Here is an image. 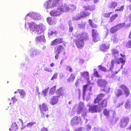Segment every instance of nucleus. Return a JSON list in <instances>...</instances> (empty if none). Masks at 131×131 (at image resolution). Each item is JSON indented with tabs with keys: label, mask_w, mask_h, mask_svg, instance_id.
<instances>
[{
	"label": "nucleus",
	"mask_w": 131,
	"mask_h": 131,
	"mask_svg": "<svg viewBox=\"0 0 131 131\" xmlns=\"http://www.w3.org/2000/svg\"><path fill=\"white\" fill-rule=\"evenodd\" d=\"M119 88L124 90V92L120 89H118L115 90V93L117 96H119L123 94L124 93L127 96H128L129 94V90L128 88L124 85L122 84L120 85Z\"/></svg>",
	"instance_id": "obj_5"
},
{
	"label": "nucleus",
	"mask_w": 131,
	"mask_h": 131,
	"mask_svg": "<svg viewBox=\"0 0 131 131\" xmlns=\"http://www.w3.org/2000/svg\"><path fill=\"white\" fill-rule=\"evenodd\" d=\"M30 55L32 57L36 56V50L33 48H31L30 51Z\"/></svg>",
	"instance_id": "obj_29"
},
{
	"label": "nucleus",
	"mask_w": 131,
	"mask_h": 131,
	"mask_svg": "<svg viewBox=\"0 0 131 131\" xmlns=\"http://www.w3.org/2000/svg\"><path fill=\"white\" fill-rule=\"evenodd\" d=\"M58 77V73H55L53 75V76L51 80H52L54 79H56Z\"/></svg>",
	"instance_id": "obj_51"
},
{
	"label": "nucleus",
	"mask_w": 131,
	"mask_h": 131,
	"mask_svg": "<svg viewBox=\"0 0 131 131\" xmlns=\"http://www.w3.org/2000/svg\"><path fill=\"white\" fill-rule=\"evenodd\" d=\"M39 107L41 112L43 114V115H44V112H46L48 110V106L45 103H43L42 105H40Z\"/></svg>",
	"instance_id": "obj_18"
},
{
	"label": "nucleus",
	"mask_w": 131,
	"mask_h": 131,
	"mask_svg": "<svg viewBox=\"0 0 131 131\" xmlns=\"http://www.w3.org/2000/svg\"><path fill=\"white\" fill-rule=\"evenodd\" d=\"M35 92L37 94H40V93L39 91V88L38 87H36Z\"/></svg>",
	"instance_id": "obj_58"
},
{
	"label": "nucleus",
	"mask_w": 131,
	"mask_h": 131,
	"mask_svg": "<svg viewBox=\"0 0 131 131\" xmlns=\"http://www.w3.org/2000/svg\"><path fill=\"white\" fill-rule=\"evenodd\" d=\"M87 85H85L83 86V97L84 98L85 97L86 89L87 88Z\"/></svg>",
	"instance_id": "obj_39"
},
{
	"label": "nucleus",
	"mask_w": 131,
	"mask_h": 131,
	"mask_svg": "<svg viewBox=\"0 0 131 131\" xmlns=\"http://www.w3.org/2000/svg\"><path fill=\"white\" fill-rule=\"evenodd\" d=\"M75 78V74L74 73L71 74L69 78L67 79V81L69 83H72L73 82Z\"/></svg>",
	"instance_id": "obj_26"
},
{
	"label": "nucleus",
	"mask_w": 131,
	"mask_h": 131,
	"mask_svg": "<svg viewBox=\"0 0 131 131\" xmlns=\"http://www.w3.org/2000/svg\"><path fill=\"white\" fill-rule=\"evenodd\" d=\"M90 13L89 12L86 13L84 12H81L80 14L78 15L77 16H76L75 17L73 18V20H79L81 18L85 17L89 15Z\"/></svg>",
	"instance_id": "obj_14"
},
{
	"label": "nucleus",
	"mask_w": 131,
	"mask_h": 131,
	"mask_svg": "<svg viewBox=\"0 0 131 131\" xmlns=\"http://www.w3.org/2000/svg\"><path fill=\"white\" fill-rule=\"evenodd\" d=\"M54 53L56 54L55 56V58L56 59H58L59 57V53L54 52Z\"/></svg>",
	"instance_id": "obj_61"
},
{
	"label": "nucleus",
	"mask_w": 131,
	"mask_h": 131,
	"mask_svg": "<svg viewBox=\"0 0 131 131\" xmlns=\"http://www.w3.org/2000/svg\"><path fill=\"white\" fill-rule=\"evenodd\" d=\"M80 75H81V81H83L85 80H88L89 78V73L85 71L81 72Z\"/></svg>",
	"instance_id": "obj_16"
},
{
	"label": "nucleus",
	"mask_w": 131,
	"mask_h": 131,
	"mask_svg": "<svg viewBox=\"0 0 131 131\" xmlns=\"http://www.w3.org/2000/svg\"><path fill=\"white\" fill-rule=\"evenodd\" d=\"M77 131H84V129L83 127H80L77 129Z\"/></svg>",
	"instance_id": "obj_60"
},
{
	"label": "nucleus",
	"mask_w": 131,
	"mask_h": 131,
	"mask_svg": "<svg viewBox=\"0 0 131 131\" xmlns=\"http://www.w3.org/2000/svg\"><path fill=\"white\" fill-rule=\"evenodd\" d=\"M28 21V20H26L25 26H26L27 24L28 25L29 29L31 32L35 30L34 32L35 35L39 34V33H41V31L45 30L46 27L45 25L41 23L37 25L34 22H29Z\"/></svg>",
	"instance_id": "obj_3"
},
{
	"label": "nucleus",
	"mask_w": 131,
	"mask_h": 131,
	"mask_svg": "<svg viewBox=\"0 0 131 131\" xmlns=\"http://www.w3.org/2000/svg\"><path fill=\"white\" fill-rule=\"evenodd\" d=\"M56 86H54L52 88H51L49 90V93L51 95L53 94L55 91L56 90Z\"/></svg>",
	"instance_id": "obj_34"
},
{
	"label": "nucleus",
	"mask_w": 131,
	"mask_h": 131,
	"mask_svg": "<svg viewBox=\"0 0 131 131\" xmlns=\"http://www.w3.org/2000/svg\"><path fill=\"white\" fill-rule=\"evenodd\" d=\"M83 112L82 114V116L84 117L86 115L87 110L86 109H85L83 110Z\"/></svg>",
	"instance_id": "obj_54"
},
{
	"label": "nucleus",
	"mask_w": 131,
	"mask_h": 131,
	"mask_svg": "<svg viewBox=\"0 0 131 131\" xmlns=\"http://www.w3.org/2000/svg\"><path fill=\"white\" fill-rule=\"evenodd\" d=\"M118 16V15L116 14L113 15L110 18L109 22H112Z\"/></svg>",
	"instance_id": "obj_37"
},
{
	"label": "nucleus",
	"mask_w": 131,
	"mask_h": 131,
	"mask_svg": "<svg viewBox=\"0 0 131 131\" xmlns=\"http://www.w3.org/2000/svg\"><path fill=\"white\" fill-rule=\"evenodd\" d=\"M26 60L25 61L24 63L21 64V67L23 68L24 70L28 71L30 67V64L28 61V59L27 58L26 59Z\"/></svg>",
	"instance_id": "obj_12"
},
{
	"label": "nucleus",
	"mask_w": 131,
	"mask_h": 131,
	"mask_svg": "<svg viewBox=\"0 0 131 131\" xmlns=\"http://www.w3.org/2000/svg\"><path fill=\"white\" fill-rule=\"evenodd\" d=\"M62 39L61 38L57 39L52 41L51 43V45H55L62 42Z\"/></svg>",
	"instance_id": "obj_24"
},
{
	"label": "nucleus",
	"mask_w": 131,
	"mask_h": 131,
	"mask_svg": "<svg viewBox=\"0 0 131 131\" xmlns=\"http://www.w3.org/2000/svg\"><path fill=\"white\" fill-rule=\"evenodd\" d=\"M58 33V31L53 28L49 27L48 31V35L49 37L55 36Z\"/></svg>",
	"instance_id": "obj_17"
},
{
	"label": "nucleus",
	"mask_w": 131,
	"mask_h": 131,
	"mask_svg": "<svg viewBox=\"0 0 131 131\" xmlns=\"http://www.w3.org/2000/svg\"><path fill=\"white\" fill-rule=\"evenodd\" d=\"M118 30L116 27L115 26L112 28L111 29L110 32L111 33L113 34L116 32Z\"/></svg>",
	"instance_id": "obj_38"
},
{
	"label": "nucleus",
	"mask_w": 131,
	"mask_h": 131,
	"mask_svg": "<svg viewBox=\"0 0 131 131\" xmlns=\"http://www.w3.org/2000/svg\"><path fill=\"white\" fill-rule=\"evenodd\" d=\"M86 108L84 107V103L82 102H80L79 104L78 108L77 113L78 114H80Z\"/></svg>",
	"instance_id": "obj_19"
},
{
	"label": "nucleus",
	"mask_w": 131,
	"mask_h": 131,
	"mask_svg": "<svg viewBox=\"0 0 131 131\" xmlns=\"http://www.w3.org/2000/svg\"><path fill=\"white\" fill-rule=\"evenodd\" d=\"M103 113L106 116H108L109 115V113L108 111H107L105 109L104 110Z\"/></svg>",
	"instance_id": "obj_55"
},
{
	"label": "nucleus",
	"mask_w": 131,
	"mask_h": 131,
	"mask_svg": "<svg viewBox=\"0 0 131 131\" xmlns=\"http://www.w3.org/2000/svg\"><path fill=\"white\" fill-rule=\"evenodd\" d=\"M44 70L46 71H47L49 72H51L52 71V70L50 68L46 67L44 68Z\"/></svg>",
	"instance_id": "obj_50"
},
{
	"label": "nucleus",
	"mask_w": 131,
	"mask_h": 131,
	"mask_svg": "<svg viewBox=\"0 0 131 131\" xmlns=\"http://www.w3.org/2000/svg\"><path fill=\"white\" fill-rule=\"evenodd\" d=\"M123 101H119L118 102V104H117L116 107H119L123 105Z\"/></svg>",
	"instance_id": "obj_47"
},
{
	"label": "nucleus",
	"mask_w": 131,
	"mask_h": 131,
	"mask_svg": "<svg viewBox=\"0 0 131 131\" xmlns=\"http://www.w3.org/2000/svg\"><path fill=\"white\" fill-rule=\"evenodd\" d=\"M11 128L12 129V131H16V130L18 129V127L16 123L14 122L12 123ZM11 129L10 128L9 129V130L10 131Z\"/></svg>",
	"instance_id": "obj_28"
},
{
	"label": "nucleus",
	"mask_w": 131,
	"mask_h": 131,
	"mask_svg": "<svg viewBox=\"0 0 131 131\" xmlns=\"http://www.w3.org/2000/svg\"><path fill=\"white\" fill-rule=\"evenodd\" d=\"M112 13V12H111L107 13H105L103 14V16L106 17H109L110 14Z\"/></svg>",
	"instance_id": "obj_46"
},
{
	"label": "nucleus",
	"mask_w": 131,
	"mask_h": 131,
	"mask_svg": "<svg viewBox=\"0 0 131 131\" xmlns=\"http://www.w3.org/2000/svg\"><path fill=\"white\" fill-rule=\"evenodd\" d=\"M89 23L92 27L94 28H96L97 27V25L94 24L92 23V20L89 19Z\"/></svg>",
	"instance_id": "obj_41"
},
{
	"label": "nucleus",
	"mask_w": 131,
	"mask_h": 131,
	"mask_svg": "<svg viewBox=\"0 0 131 131\" xmlns=\"http://www.w3.org/2000/svg\"><path fill=\"white\" fill-rule=\"evenodd\" d=\"M41 131H48L47 129L45 127L41 129Z\"/></svg>",
	"instance_id": "obj_63"
},
{
	"label": "nucleus",
	"mask_w": 131,
	"mask_h": 131,
	"mask_svg": "<svg viewBox=\"0 0 131 131\" xmlns=\"http://www.w3.org/2000/svg\"><path fill=\"white\" fill-rule=\"evenodd\" d=\"M68 6V7L69 8H68V10H67L66 11H68L70 9V11H71V12L73 11H74V10H75V9L76 8V7L75 6L73 5H70V7L71 8H69V7L68 6Z\"/></svg>",
	"instance_id": "obj_36"
},
{
	"label": "nucleus",
	"mask_w": 131,
	"mask_h": 131,
	"mask_svg": "<svg viewBox=\"0 0 131 131\" xmlns=\"http://www.w3.org/2000/svg\"><path fill=\"white\" fill-rule=\"evenodd\" d=\"M113 55L114 57L115 60H112L111 61L110 68V71L111 72L110 76L111 77H113L114 74H116L118 72H114L113 71L112 69H113L115 62L119 64L120 63L122 64L121 66V69L122 68L123 66L125 64L126 62V56L124 54H121V56L122 57L118 58L119 56V53L118 51L116 49H113L112 50Z\"/></svg>",
	"instance_id": "obj_2"
},
{
	"label": "nucleus",
	"mask_w": 131,
	"mask_h": 131,
	"mask_svg": "<svg viewBox=\"0 0 131 131\" xmlns=\"http://www.w3.org/2000/svg\"><path fill=\"white\" fill-rule=\"evenodd\" d=\"M41 17L40 14L36 12H32L28 13L25 17V20H27L28 19H30L31 18L35 20H38L41 18Z\"/></svg>",
	"instance_id": "obj_7"
},
{
	"label": "nucleus",
	"mask_w": 131,
	"mask_h": 131,
	"mask_svg": "<svg viewBox=\"0 0 131 131\" xmlns=\"http://www.w3.org/2000/svg\"><path fill=\"white\" fill-rule=\"evenodd\" d=\"M21 125L22 127H21V130H22L23 129H24V128H25L26 127H27V125H26L24 126V125H23H23L22 124H21Z\"/></svg>",
	"instance_id": "obj_62"
},
{
	"label": "nucleus",
	"mask_w": 131,
	"mask_h": 131,
	"mask_svg": "<svg viewBox=\"0 0 131 131\" xmlns=\"http://www.w3.org/2000/svg\"><path fill=\"white\" fill-rule=\"evenodd\" d=\"M111 40H113L114 43L117 42L118 41V37L116 35H112L111 39Z\"/></svg>",
	"instance_id": "obj_31"
},
{
	"label": "nucleus",
	"mask_w": 131,
	"mask_h": 131,
	"mask_svg": "<svg viewBox=\"0 0 131 131\" xmlns=\"http://www.w3.org/2000/svg\"><path fill=\"white\" fill-rule=\"evenodd\" d=\"M97 82L98 86L104 88L105 87L107 83V82L106 81L102 79L97 80Z\"/></svg>",
	"instance_id": "obj_13"
},
{
	"label": "nucleus",
	"mask_w": 131,
	"mask_h": 131,
	"mask_svg": "<svg viewBox=\"0 0 131 131\" xmlns=\"http://www.w3.org/2000/svg\"><path fill=\"white\" fill-rule=\"evenodd\" d=\"M129 121L128 117H126L122 119L120 123V126L121 128H124L127 125Z\"/></svg>",
	"instance_id": "obj_10"
},
{
	"label": "nucleus",
	"mask_w": 131,
	"mask_h": 131,
	"mask_svg": "<svg viewBox=\"0 0 131 131\" xmlns=\"http://www.w3.org/2000/svg\"><path fill=\"white\" fill-rule=\"evenodd\" d=\"M100 70L103 71H106V69L104 67L101 66H99L98 67Z\"/></svg>",
	"instance_id": "obj_44"
},
{
	"label": "nucleus",
	"mask_w": 131,
	"mask_h": 131,
	"mask_svg": "<svg viewBox=\"0 0 131 131\" xmlns=\"http://www.w3.org/2000/svg\"><path fill=\"white\" fill-rule=\"evenodd\" d=\"M47 20V22L50 25H54L56 23V20L53 18L48 17Z\"/></svg>",
	"instance_id": "obj_21"
},
{
	"label": "nucleus",
	"mask_w": 131,
	"mask_h": 131,
	"mask_svg": "<svg viewBox=\"0 0 131 131\" xmlns=\"http://www.w3.org/2000/svg\"><path fill=\"white\" fill-rule=\"evenodd\" d=\"M44 31H41L40 34L39 33V35L41 34L40 36H38L36 37L35 39V41L38 44H43L46 41L44 35Z\"/></svg>",
	"instance_id": "obj_8"
},
{
	"label": "nucleus",
	"mask_w": 131,
	"mask_h": 131,
	"mask_svg": "<svg viewBox=\"0 0 131 131\" xmlns=\"http://www.w3.org/2000/svg\"><path fill=\"white\" fill-rule=\"evenodd\" d=\"M104 95H105L103 94H100L94 100V103H96L98 102L100 105H102V107L106 106L107 105L106 100H104L102 102V97H103Z\"/></svg>",
	"instance_id": "obj_6"
},
{
	"label": "nucleus",
	"mask_w": 131,
	"mask_h": 131,
	"mask_svg": "<svg viewBox=\"0 0 131 131\" xmlns=\"http://www.w3.org/2000/svg\"><path fill=\"white\" fill-rule=\"evenodd\" d=\"M126 46L128 48H131V41L129 40V41Z\"/></svg>",
	"instance_id": "obj_56"
},
{
	"label": "nucleus",
	"mask_w": 131,
	"mask_h": 131,
	"mask_svg": "<svg viewBox=\"0 0 131 131\" xmlns=\"http://www.w3.org/2000/svg\"><path fill=\"white\" fill-rule=\"evenodd\" d=\"M124 8V6H122L121 7L119 8L116 9H115V11H119L120 12L122 11L123 9Z\"/></svg>",
	"instance_id": "obj_49"
},
{
	"label": "nucleus",
	"mask_w": 131,
	"mask_h": 131,
	"mask_svg": "<svg viewBox=\"0 0 131 131\" xmlns=\"http://www.w3.org/2000/svg\"><path fill=\"white\" fill-rule=\"evenodd\" d=\"M64 89L62 87L57 90L56 93L59 96H62L64 94Z\"/></svg>",
	"instance_id": "obj_25"
},
{
	"label": "nucleus",
	"mask_w": 131,
	"mask_h": 131,
	"mask_svg": "<svg viewBox=\"0 0 131 131\" xmlns=\"http://www.w3.org/2000/svg\"><path fill=\"white\" fill-rule=\"evenodd\" d=\"M87 106L89 107V111L92 113L99 112L100 111V108L97 105L90 106L89 104H88Z\"/></svg>",
	"instance_id": "obj_9"
},
{
	"label": "nucleus",
	"mask_w": 131,
	"mask_h": 131,
	"mask_svg": "<svg viewBox=\"0 0 131 131\" xmlns=\"http://www.w3.org/2000/svg\"><path fill=\"white\" fill-rule=\"evenodd\" d=\"M58 96H53L50 100V103L52 105H54L57 103L59 101Z\"/></svg>",
	"instance_id": "obj_20"
},
{
	"label": "nucleus",
	"mask_w": 131,
	"mask_h": 131,
	"mask_svg": "<svg viewBox=\"0 0 131 131\" xmlns=\"http://www.w3.org/2000/svg\"><path fill=\"white\" fill-rule=\"evenodd\" d=\"M85 97H86V101H88L90 99V94L89 93L88 94V95L87 96L85 95V97L84 98L83 97V99H84Z\"/></svg>",
	"instance_id": "obj_53"
},
{
	"label": "nucleus",
	"mask_w": 131,
	"mask_h": 131,
	"mask_svg": "<svg viewBox=\"0 0 131 131\" xmlns=\"http://www.w3.org/2000/svg\"><path fill=\"white\" fill-rule=\"evenodd\" d=\"M92 36L93 40L94 42H96L99 40V34L96 30L94 29H93Z\"/></svg>",
	"instance_id": "obj_15"
},
{
	"label": "nucleus",
	"mask_w": 131,
	"mask_h": 131,
	"mask_svg": "<svg viewBox=\"0 0 131 131\" xmlns=\"http://www.w3.org/2000/svg\"><path fill=\"white\" fill-rule=\"evenodd\" d=\"M17 99H16L15 97H13L11 99V101H12L11 102H12L13 103H14L15 102H16L17 101Z\"/></svg>",
	"instance_id": "obj_59"
},
{
	"label": "nucleus",
	"mask_w": 131,
	"mask_h": 131,
	"mask_svg": "<svg viewBox=\"0 0 131 131\" xmlns=\"http://www.w3.org/2000/svg\"><path fill=\"white\" fill-rule=\"evenodd\" d=\"M91 126L90 125H87L86 126V128L87 129V130H89L91 128Z\"/></svg>",
	"instance_id": "obj_64"
},
{
	"label": "nucleus",
	"mask_w": 131,
	"mask_h": 131,
	"mask_svg": "<svg viewBox=\"0 0 131 131\" xmlns=\"http://www.w3.org/2000/svg\"><path fill=\"white\" fill-rule=\"evenodd\" d=\"M64 49V47L63 46L60 45L57 46L55 48L54 52L60 53Z\"/></svg>",
	"instance_id": "obj_23"
},
{
	"label": "nucleus",
	"mask_w": 131,
	"mask_h": 131,
	"mask_svg": "<svg viewBox=\"0 0 131 131\" xmlns=\"http://www.w3.org/2000/svg\"><path fill=\"white\" fill-rule=\"evenodd\" d=\"M130 100L129 99H128L126 102L125 105V107L127 110H129L130 107L131 105L130 104Z\"/></svg>",
	"instance_id": "obj_27"
},
{
	"label": "nucleus",
	"mask_w": 131,
	"mask_h": 131,
	"mask_svg": "<svg viewBox=\"0 0 131 131\" xmlns=\"http://www.w3.org/2000/svg\"><path fill=\"white\" fill-rule=\"evenodd\" d=\"M77 39L76 41V45L78 48H81L84 45V40H86L88 38V35L86 32H84L81 34L77 35Z\"/></svg>",
	"instance_id": "obj_4"
},
{
	"label": "nucleus",
	"mask_w": 131,
	"mask_h": 131,
	"mask_svg": "<svg viewBox=\"0 0 131 131\" xmlns=\"http://www.w3.org/2000/svg\"><path fill=\"white\" fill-rule=\"evenodd\" d=\"M36 56L41 54L42 53V51L39 50H36Z\"/></svg>",
	"instance_id": "obj_52"
},
{
	"label": "nucleus",
	"mask_w": 131,
	"mask_h": 131,
	"mask_svg": "<svg viewBox=\"0 0 131 131\" xmlns=\"http://www.w3.org/2000/svg\"><path fill=\"white\" fill-rule=\"evenodd\" d=\"M81 121L80 117L75 116L73 117L71 121V124L72 126L76 125L79 124Z\"/></svg>",
	"instance_id": "obj_11"
},
{
	"label": "nucleus",
	"mask_w": 131,
	"mask_h": 131,
	"mask_svg": "<svg viewBox=\"0 0 131 131\" xmlns=\"http://www.w3.org/2000/svg\"><path fill=\"white\" fill-rule=\"evenodd\" d=\"M117 5V3L114 2H112L109 5V7L111 8H114Z\"/></svg>",
	"instance_id": "obj_33"
},
{
	"label": "nucleus",
	"mask_w": 131,
	"mask_h": 131,
	"mask_svg": "<svg viewBox=\"0 0 131 131\" xmlns=\"http://www.w3.org/2000/svg\"><path fill=\"white\" fill-rule=\"evenodd\" d=\"M18 90L20 97L24 98L26 95V93L25 91L23 90Z\"/></svg>",
	"instance_id": "obj_32"
},
{
	"label": "nucleus",
	"mask_w": 131,
	"mask_h": 131,
	"mask_svg": "<svg viewBox=\"0 0 131 131\" xmlns=\"http://www.w3.org/2000/svg\"><path fill=\"white\" fill-rule=\"evenodd\" d=\"M35 123H36L35 122H31L27 124V127L30 128L32 127V125H34Z\"/></svg>",
	"instance_id": "obj_43"
},
{
	"label": "nucleus",
	"mask_w": 131,
	"mask_h": 131,
	"mask_svg": "<svg viewBox=\"0 0 131 131\" xmlns=\"http://www.w3.org/2000/svg\"><path fill=\"white\" fill-rule=\"evenodd\" d=\"M83 8L86 10H89L92 11L95 9V5H92L91 6L89 5H84L83 7Z\"/></svg>",
	"instance_id": "obj_22"
},
{
	"label": "nucleus",
	"mask_w": 131,
	"mask_h": 131,
	"mask_svg": "<svg viewBox=\"0 0 131 131\" xmlns=\"http://www.w3.org/2000/svg\"><path fill=\"white\" fill-rule=\"evenodd\" d=\"M49 88H48L45 89L43 91H42V93L43 95V96H46L47 95V92L49 90Z\"/></svg>",
	"instance_id": "obj_42"
},
{
	"label": "nucleus",
	"mask_w": 131,
	"mask_h": 131,
	"mask_svg": "<svg viewBox=\"0 0 131 131\" xmlns=\"http://www.w3.org/2000/svg\"><path fill=\"white\" fill-rule=\"evenodd\" d=\"M61 0H49L45 2L43 4V7L47 12H48V10L50 8H52L59 5V7L56 10H53L50 13L51 16H57L65 11L68 10V6L66 5L63 6L60 3Z\"/></svg>",
	"instance_id": "obj_1"
},
{
	"label": "nucleus",
	"mask_w": 131,
	"mask_h": 131,
	"mask_svg": "<svg viewBox=\"0 0 131 131\" xmlns=\"http://www.w3.org/2000/svg\"><path fill=\"white\" fill-rule=\"evenodd\" d=\"M94 75L97 77H99L100 76L99 75L98 73L96 70L95 69H94L93 70Z\"/></svg>",
	"instance_id": "obj_45"
},
{
	"label": "nucleus",
	"mask_w": 131,
	"mask_h": 131,
	"mask_svg": "<svg viewBox=\"0 0 131 131\" xmlns=\"http://www.w3.org/2000/svg\"><path fill=\"white\" fill-rule=\"evenodd\" d=\"M66 69L67 70L69 71L70 72L72 71V68L69 66H67L66 67Z\"/></svg>",
	"instance_id": "obj_57"
},
{
	"label": "nucleus",
	"mask_w": 131,
	"mask_h": 131,
	"mask_svg": "<svg viewBox=\"0 0 131 131\" xmlns=\"http://www.w3.org/2000/svg\"><path fill=\"white\" fill-rule=\"evenodd\" d=\"M17 123L18 124V125H20V124L23 125V122L21 119H19L17 120Z\"/></svg>",
	"instance_id": "obj_48"
},
{
	"label": "nucleus",
	"mask_w": 131,
	"mask_h": 131,
	"mask_svg": "<svg viewBox=\"0 0 131 131\" xmlns=\"http://www.w3.org/2000/svg\"><path fill=\"white\" fill-rule=\"evenodd\" d=\"M72 23L71 22V21H70L69 22L68 24L69 25V30L70 31H72L73 29V28L72 27V26L71 25Z\"/></svg>",
	"instance_id": "obj_40"
},
{
	"label": "nucleus",
	"mask_w": 131,
	"mask_h": 131,
	"mask_svg": "<svg viewBox=\"0 0 131 131\" xmlns=\"http://www.w3.org/2000/svg\"><path fill=\"white\" fill-rule=\"evenodd\" d=\"M109 45H106L105 44H102L100 47L101 50L103 51H105L109 48Z\"/></svg>",
	"instance_id": "obj_30"
},
{
	"label": "nucleus",
	"mask_w": 131,
	"mask_h": 131,
	"mask_svg": "<svg viewBox=\"0 0 131 131\" xmlns=\"http://www.w3.org/2000/svg\"><path fill=\"white\" fill-rule=\"evenodd\" d=\"M125 23H123L122 24H120L117 25L115 27L118 30L122 28L124 26H125Z\"/></svg>",
	"instance_id": "obj_35"
}]
</instances>
